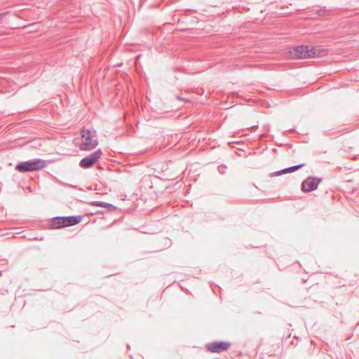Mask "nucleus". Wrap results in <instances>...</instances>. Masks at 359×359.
I'll return each instance as SVG.
<instances>
[{"label": "nucleus", "instance_id": "obj_9", "mask_svg": "<svg viewBox=\"0 0 359 359\" xmlns=\"http://www.w3.org/2000/svg\"><path fill=\"white\" fill-rule=\"evenodd\" d=\"M92 205L96 207H104V208H109V207H113V205L110 203L102 202V201H93L92 203Z\"/></svg>", "mask_w": 359, "mask_h": 359}, {"label": "nucleus", "instance_id": "obj_3", "mask_svg": "<svg viewBox=\"0 0 359 359\" xmlns=\"http://www.w3.org/2000/svg\"><path fill=\"white\" fill-rule=\"evenodd\" d=\"M82 143L80 146L81 150H90L95 148L98 142L94 139V136L89 130L83 129L81 130Z\"/></svg>", "mask_w": 359, "mask_h": 359}, {"label": "nucleus", "instance_id": "obj_10", "mask_svg": "<svg viewBox=\"0 0 359 359\" xmlns=\"http://www.w3.org/2000/svg\"><path fill=\"white\" fill-rule=\"evenodd\" d=\"M219 169V172L221 173V174H224L225 173V169H226V167L222 165V166H219L218 168Z\"/></svg>", "mask_w": 359, "mask_h": 359}, {"label": "nucleus", "instance_id": "obj_12", "mask_svg": "<svg viewBox=\"0 0 359 359\" xmlns=\"http://www.w3.org/2000/svg\"><path fill=\"white\" fill-rule=\"evenodd\" d=\"M1 276V272L0 271V276Z\"/></svg>", "mask_w": 359, "mask_h": 359}, {"label": "nucleus", "instance_id": "obj_8", "mask_svg": "<svg viewBox=\"0 0 359 359\" xmlns=\"http://www.w3.org/2000/svg\"><path fill=\"white\" fill-rule=\"evenodd\" d=\"M303 166H304V163L299 164V165H294V166H291V167L283 169V170H281L280 171L275 172L272 173L271 175L272 176H278V175H282V174H285V173H287V172H294V171H295V170L302 168Z\"/></svg>", "mask_w": 359, "mask_h": 359}, {"label": "nucleus", "instance_id": "obj_2", "mask_svg": "<svg viewBox=\"0 0 359 359\" xmlns=\"http://www.w3.org/2000/svg\"><path fill=\"white\" fill-rule=\"evenodd\" d=\"M80 217H55L51 219L50 225L53 229H60L66 226H71L79 224L81 222Z\"/></svg>", "mask_w": 359, "mask_h": 359}, {"label": "nucleus", "instance_id": "obj_7", "mask_svg": "<svg viewBox=\"0 0 359 359\" xmlns=\"http://www.w3.org/2000/svg\"><path fill=\"white\" fill-rule=\"evenodd\" d=\"M321 179L313 177H309L302 183V189L305 192L316 190Z\"/></svg>", "mask_w": 359, "mask_h": 359}, {"label": "nucleus", "instance_id": "obj_4", "mask_svg": "<svg viewBox=\"0 0 359 359\" xmlns=\"http://www.w3.org/2000/svg\"><path fill=\"white\" fill-rule=\"evenodd\" d=\"M102 151L100 149H98L87 156L83 158L80 163V167L83 168H89L93 166L95 162H97L101 157Z\"/></svg>", "mask_w": 359, "mask_h": 359}, {"label": "nucleus", "instance_id": "obj_11", "mask_svg": "<svg viewBox=\"0 0 359 359\" xmlns=\"http://www.w3.org/2000/svg\"><path fill=\"white\" fill-rule=\"evenodd\" d=\"M5 15V13H1L0 14V20L3 18V17Z\"/></svg>", "mask_w": 359, "mask_h": 359}, {"label": "nucleus", "instance_id": "obj_6", "mask_svg": "<svg viewBox=\"0 0 359 359\" xmlns=\"http://www.w3.org/2000/svg\"><path fill=\"white\" fill-rule=\"evenodd\" d=\"M231 346V344L226 341H214L206 344L208 351L212 353H221L226 351Z\"/></svg>", "mask_w": 359, "mask_h": 359}, {"label": "nucleus", "instance_id": "obj_5", "mask_svg": "<svg viewBox=\"0 0 359 359\" xmlns=\"http://www.w3.org/2000/svg\"><path fill=\"white\" fill-rule=\"evenodd\" d=\"M315 55L313 49H309L308 46H299L293 49V55L298 59L311 57Z\"/></svg>", "mask_w": 359, "mask_h": 359}, {"label": "nucleus", "instance_id": "obj_1", "mask_svg": "<svg viewBox=\"0 0 359 359\" xmlns=\"http://www.w3.org/2000/svg\"><path fill=\"white\" fill-rule=\"evenodd\" d=\"M46 166V162L40 158H34L20 162L15 166V170L20 172H32L43 169Z\"/></svg>", "mask_w": 359, "mask_h": 359}]
</instances>
